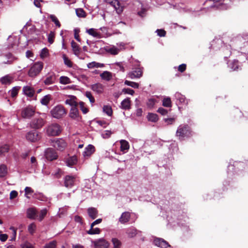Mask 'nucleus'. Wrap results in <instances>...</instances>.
Instances as JSON below:
<instances>
[{
	"instance_id": "nucleus-1",
	"label": "nucleus",
	"mask_w": 248,
	"mask_h": 248,
	"mask_svg": "<svg viewBox=\"0 0 248 248\" xmlns=\"http://www.w3.org/2000/svg\"><path fill=\"white\" fill-rule=\"evenodd\" d=\"M43 66V63L41 62H35L30 67L28 72V75L30 77H35L41 72Z\"/></svg>"
},
{
	"instance_id": "nucleus-2",
	"label": "nucleus",
	"mask_w": 248,
	"mask_h": 248,
	"mask_svg": "<svg viewBox=\"0 0 248 248\" xmlns=\"http://www.w3.org/2000/svg\"><path fill=\"white\" fill-rule=\"evenodd\" d=\"M50 113L53 117L60 119L66 115V111L63 106L58 105L52 108Z\"/></svg>"
},
{
	"instance_id": "nucleus-3",
	"label": "nucleus",
	"mask_w": 248,
	"mask_h": 248,
	"mask_svg": "<svg viewBox=\"0 0 248 248\" xmlns=\"http://www.w3.org/2000/svg\"><path fill=\"white\" fill-rule=\"evenodd\" d=\"M190 135L189 127L187 125H180L176 131V136L180 139L188 137Z\"/></svg>"
},
{
	"instance_id": "nucleus-4",
	"label": "nucleus",
	"mask_w": 248,
	"mask_h": 248,
	"mask_svg": "<svg viewBox=\"0 0 248 248\" xmlns=\"http://www.w3.org/2000/svg\"><path fill=\"white\" fill-rule=\"evenodd\" d=\"M61 132L60 126L57 124H50L46 128V133L48 136H56Z\"/></svg>"
},
{
	"instance_id": "nucleus-5",
	"label": "nucleus",
	"mask_w": 248,
	"mask_h": 248,
	"mask_svg": "<svg viewBox=\"0 0 248 248\" xmlns=\"http://www.w3.org/2000/svg\"><path fill=\"white\" fill-rule=\"evenodd\" d=\"M52 146L56 148L58 150L62 151L67 146V143L65 140L62 139H58L56 140H51Z\"/></svg>"
},
{
	"instance_id": "nucleus-6",
	"label": "nucleus",
	"mask_w": 248,
	"mask_h": 248,
	"mask_svg": "<svg viewBox=\"0 0 248 248\" xmlns=\"http://www.w3.org/2000/svg\"><path fill=\"white\" fill-rule=\"evenodd\" d=\"M35 110L32 107L28 106L22 109L21 116L23 118L29 119L34 114Z\"/></svg>"
},
{
	"instance_id": "nucleus-7",
	"label": "nucleus",
	"mask_w": 248,
	"mask_h": 248,
	"mask_svg": "<svg viewBox=\"0 0 248 248\" xmlns=\"http://www.w3.org/2000/svg\"><path fill=\"white\" fill-rule=\"evenodd\" d=\"M127 76L131 79L139 78L142 76V71L140 67L136 68L129 72Z\"/></svg>"
},
{
	"instance_id": "nucleus-8",
	"label": "nucleus",
	"mask_w": 248,
	"mask_h": 248,
	"mask_svg": "<svg viewBox=\"0 0 248 248\" xmlns=\"http://www.w3.org/2000/svg\"><path fill=\"white\" fill-rule=\"evenodd\" d=\"M76 176L66 175L64 178V186L67 188H71L75 184Z\"/></svg>"
},
{
	"instance_id": "nucleus-9",
	"label": "nucleus",
	"mask_w": 248,
	"mask_h": 248,
	"mask_svg": "<svg viewBox=\"0 0 248 248\" xmlns=\"http://www.w3.org/2000/svg\"><path fill=\"white\" fill-rule=\"evenodd\" d=\"M45 124V121L42 118H36L31 121L30 126L31 128L38 129L42 127Z\"/></svg>"
},
{
	"instance_id": "nucleus-10",
	"label": "nucleus",
	"mask_w": 248,
	"mask_h": 248,
	"mask_svg": "<svg viewBox=\"0 0 248 248\" xmlns=\"http://www.w3.org/2000/svg\"><path fill=\"white\" fill-rule=\"evenodd\" d=\"M45 156L46 158L48 160H53L56 159L58 155L56 151L52 148H47L45 151Z\"/></svg>"
},
{
	"instance_id": "nucleus-11",
	"label": "nucleus",
	"mask_w": 248,
	"mask_h": 248,
	"mask_svg": "<svg viewBox=\"0 0 248 248\" xmlns=\"http://www.w3.org/2000/svg\"><path fill=\"white\" fill-rule=\"evenodd\" d=\"M116 10L117 14H120L123 11V6H122L118 0H112L108 2Z\"/></svg>"
},
{
	"instance_id": "nucleus-12",
	"label": "nucleus",
	"mask_w": 248,
	"mask_h": 248,
	"mask_svg": "<svg viewBox=\"0 0 248 248\" xmlns=\"http://www.w3.org/2000/svg\"><path fill=\"white\" fill-rule=\"evenodd\" d=\"M65 103L71 107V108L76 107L78 105L77 98L74 95H68L65 101Z\"/></svg>"
},
{
	"instance_id": "nucleus-13",
	"label": "nucleus",
	"mask_w": 248,
	"mask_h": 248,
	"mask_svg": "<svg viewBox=\"0 0 248 248\" xmlns=\"http://www.w3.org/2000/svg\"><path fill=\"white\" fill-rule=\"evenodd\" d=\"M131 218V213L129 212H123L119 218V222L121 224L127 223Z\"/></svg>"
},
{
	"instance_id": "nucleus-14",
	"label": "nucleus",
	"mask_w": 248,
	"mask_h": 248,
	"mask_svg": "<svg viewBox=\"0 0 248 248\" xmlns=\"http://www.w3.org/2000/svg\"><path fill=\"white\" fill-rule=\"evenodd\" d=\"M39 138L38 133L35 130L29 132L26 135L27 140L31 142H35L38 140Z\"/></svg>"
},
{
	"instance_id": "nucleus-15",
	"label": "nucleus",
	"mask_w": 248,
	"mask_h": 248,
	"mask_svg": "<svg viewBox=\"0 0 248 248\" xmlns=\"http://www.w3.org/2000/svg\"><path fill=\"white\" fill-rule=\"evenodd\" d=\"M154 244L161 248H167L170 247L168 243L162 238H156L154 239Z\"/></svg>"
},
{
	"instance_id": "nucleus-16",
	"label": "nucleus",
	"mask_w": 248,
	"mask_h": 248,
	"mask_svg": "<svg viewBox=\"0 0 248 248\" xmlns=\"http://www.w3.org/2000/svg\"><path fill=\"white\" fill-rule=\"evenodd\" d=\"M69 116L71 118L78 121L81 119L77 107L71 108Z\"/></svg>"
},
{
	"instance_id": "nucleus-17",
	"label": "nucleus",
	"mask_w": 248,
	"mask_h": 248,
	"mask_svg": "<svg viewBox=\"0 0 248 248\" xmlns=\"http://www.w3.org/2000/svg\"><path fill=\"white\" fill-rule=\"evenodd\" d=\"M96 248H108L109 243L104 239H99L94 242Z\"/></svg>"
},
{
	"instance_id": "nucleus-18",
	"label": "nucleus",
	"mask_w": 248,
	"mask_h": 248,
	"mask_svg": "<svg viewBox=\"0 0 248 248\" xmlns=\"http://www.w3.org/2000/svg\"><path fill=\"white\" fill-rule=\"evenodd\" d=\"M95 151L94 147L92 145H88L84 150L83 153V155L84 157H88L90 156Z\"/></svg>"
},
{
	"instance_id": "nucleus-19",
	"label": "nucleus",
	"mask_w": 248,
	"mask_h": 248,
	"mask_svg": "<svg viewBox=\"0 0 248 248\" xmlns=\"http://www.w3.org/2000/svg\"><path fill=\"white\" fill-rule=\"evenodd\" d=\"M56 79V76L54 73H51L47 76L44 82L45 85H48L53 84Z\"/></svg>"
},
{
	"instance_id": "nucleus-20",
	"label": "nucleus",
	"mask_w": 248,
	"mask_h": 248,
	"mask_svg": "<svg viewBox=\"0 0 248 248\" xmlns=\"http://www.w3.org/2000/svg\"><path fill=\"white\" fill-rule=\"evenodd\" d=\"M23 93L26 96L31 97L34 95V91L31 87L26 86L23 88Z\"/></svg>"
},
{
	"instance_id": "nucleus-21",
	"label": "nucleus",
	"mask_w": 248,
	"mask_h": 248,
	"mask_svg": "<svg viewBox=\"0 0 248 248\" xmlns=\"http://www.w3.org/2000/svg\"><path fill=\"white\" fill-rule=\"evenodd\" d=\"M92 89L97 93H101L104 91V86L101 83H96L92 85Z\"/></svg>"
},
{
	"instance_id": "nucleus-22",
	"label": "nucleus",
	"mask_w": 248,
	"mask_h": 248,
	"mask_svg": "<svg viewBox=\"0 0 248 248\" xmlns=\"http://www.w3.org/2000/svg\"><path fill=\"white\" fill-rule=\"evenodd\" d=\"M121 108L125 110L129 109L131 108V101L129 98H126L122 101Z\"/></svg>"
},
{
	"instance_id": "nucleus-23",
	"label": "nucleus",
	"mask_w": 248,
	"mask_h": 248,
	"mask_svg": "<svg viewBox=\"0 0 248 248\" xmlns=\"http://www.w3.org/2000/svg\"><path fill=\"white\" fill-rule=\"evenodd\" d=\"M105 50L107 52L115 55L119 53L120 49L118 48L115 46H107L105 47Z\"/></svg>"
},
{
	"instance_id": "nucleus-24",
	"label": "nucleus",
	"mask_w": 248,
	"mask_h": 248,
	"mask_svg": "<svg viewBox=\"0 0 248 248\" xmlns=\"http://www.w3.org/2000/svg\"><path fill=\"white\" fill-rule=\"evenodd\" d=\"M86 32L90 35L95 37L96 38H101V35L100 32L97 31V30L93 28L89 29L87 30Z\"/></svg>"
},
{
	"instance_id": "nucleus-25",
	"label": "nucleus",
	"mask_w": 248,
	"mask_h": 248,
	"mask_svg": "<svg viewBox=\"0 0 248 248\" xmlns=\"http://www.w3.org/2000/svg\"><path fill=\"white\" fill-rule=\"evenodd\" d=\"M121 144V151L123 153H126L129 149V144L128 141L122 140L120 141Z\"/></svg>"
},
{
	"instance_id": "nucleus-26",
	"label": "nucleus",
	"mask_w": 248,
	"mask_h": 248,
	"mask_svg": "<svg viewBox=\"0 0 248 248\" xmlns=\"http://www.w3.org/2000/svg\"><path fill=\"white\" fill-rule=\"evenodd\" d=\"M37 211L34 208H30L27 211V217L31 219H35L36 217Z\"/></svg>"
},
{
	"instance_id": "nucleus-27",
	"label": "nucleus",
	"mask_w": 248,
	"mask_h": 248,
	"mask_svg": "<svg viewBox=\"0 0 248 248\" xmlns=\"http://www.w3.org/2000/svg\"><path fill=\"white\" fill-rule=\"evenodd\" d=\"M126 233L128 237L133 238L137 234L138 230L134 227H130L126 230Z\"/></svg>"
},
{
	"instance_id": "nucleus-28",
	"label": "nucleus",
	"mask_w": 248,
	"mask_h": 248,
	"mask_svg": "<svg viewBox=\"0 0 248 248\" xmlns=\"http://www.w3.org/2000/svg\"><path fill=\"white\" fill-rule=\"evenodd\" d=\"M13 80V78L8 75L2 77L0 79V81L1 83L5 85L10 84L12 82Z\"/></svg>"
},
{
	"instance_id": "nucleus-29",
	"label": "nucleus",
	"mask_w": 248,
	"mask_h": 248,
	"mask_svg": "<svg viewBox=\"0 0 248 248\" xmlns=\"http://www.w3.org/2000/svg\"><path fill=\"white\" fill-rule=\"evenodd\" d=\"M71 45L74 53L76 55H78L80 52L79 46L73 40L71 41Z\"/></svg>"
},
{
	"instance_id": "nucleus-30",
	"label": "nucleus",
	"mask_w": 248,
	"mask_h": 248,
	"mask_svg": "<svg viewBox=\"0 0 248 248\" xmlns=\"http://www.w3.org/2000/svg\"><path fill=\"white\" fill-rule=\"evenodd\" d=\"M88 213L89 217L94 219L97 217L98 212L95 208L91 207L88 209Z\"/></svg>"
},
{
	"instance_id": "nucleus-31",
	"label": "nucleus",
	"mask_w": 248,
	"mask_h": 248,
	"mask_svg": "<svg viewBox=\"0 0 248 248\" xmlns=\"http://www.w3.org/2000/svg\"><path fill=\"white\" fill-rule=\"evenodd\" d=\"M174 96L176 99L180 103H185L186 104H187L185 97L180 93H176Z\"/></svg>"
},
{
	"instance_id": "nucleus-32",
	"label": "nucleus",
	"mask_w": 248,
	"mask_h": 248,
	"mask_svg": "<svg viewBox=\"0 0 248 248\" xmlns=\"http://www.w3.org/2000/svg\"><path fill=\"white\" fill-rule=\"evenodd\" d=\"M100 77L102 79L107 81H109L112 78V75L111 73L110 72L106 71L100 74Z\"/></svg>"
},
{
	"instance_id": "nucleus-33",
	"label": "nucleus",
	"mask_w": 248,
	"mask_h": 248,
	"mask_svg": "<svg viewBox=\"0 0 248 248\" xmlns=\"http://www.w3.org/2000/svg\"><path fill=\"white\" fill-rule=\"evenodd\" d=\"M52 99V96L50 94H47L44 96L40 100V103L42 105L47 106L50 101Z\"/></svg>"
},
{
	"instance_id": "nucleus-34",
	"label": "nucleus",
	"mask_w": 248,
	"mask_h": 248,
	"mask_svg": "<svg viewBox=\"0 0 248 248\" xmlns=\"http://www.w3.org/2000/svg\"><path fill=\"white\" fill-rule=\"evenodd\" d=\"M8 173V169L4 164L0 165V177L2 178L6 176Z\"/></svg>"
},
{
	"instance_id": "nucleus-35",
	"label": "nucleus",
	"mask_w": 248,
	"mask_h": 248,
	"mask_svg": "<svg viewBox=\"0 0 248 248\" xmlns=\"http://www.w3.org/2000/svg\"><path fill=\"white\" fill-rule=\"evenodd\" d=\"M78 159L76 156H72L69 157L66 161L67 166L71 167L76 164L77 162Z\"/></svg>"
},
{
	"instance_id": "nucleus-36",
	"label": "nucleus",
	"mask_w": 248,
	"mask_h": 248,
	"mask_svg": "<svg viewBox=\"0 0 248 248\" xmlns=\"http://www.w3.org/2000/svg\"><path fill=\"white\" fill-rule=\"evenodd\" d=\"M104 66L103 63L97 62H92L87 64V67L88 68L92 69L93 68L103 67Z\"/></svg>"
},
{
	"instance_id": "nucleus-37",
	"label": "nucleus",
	"mask_w": 248,
	"mask_h": 248,
	"mask_svg": "<svg viewBox=\"0 0 248 248\" xmlns=\"http://www.w3.org/2000/svg\"><path fill=\"white\" fill-rule=\"evenodd\" d=\"M147 118L149 121L154 123L157 122L158 120L157 115L153 113H149L147 116Z\"/></svg>"
},
{
	"instance_id": "nucleus-38",
	"label": "nucleus",
	"mask_w": 248,
	"mask_h": 248,
	"mask_svg": "<svg viewBox=\"0 0 248 248\" xmlns=\"http://www.w3.org/2000/svg\"><path fill=\"white\" fill-rule=\"evenodd\" d=\"M103 111L107 114L108 116H111L112 114V109L111 107L109 105H105L103 107Z\"/></svg>"
},
{
	"instance_id": "nucleus-39",
	"label": "nucleus",
	"mask_w": 248,
	"mask_h": 248,
	"mask_svg": "<svg viewBox=\"0 0 248 248\" xmlns=\"http://www.w3.org/2000/svg\"><path fill=\"white\" fill-rule=\"evenodd\" d=\"M60 83L62 84H68L71 83V79L66 76H61L60 78Z\"/></svg>"
},
{
	"instance_id": "nucleus-40",
	"label": "nucleus",
	"mask_w": 248,
	"mask_h": 248,
	"mask_svg": "<svg viewBox=\"0 0 248 248\" xmlns=\"http://www.w3.org/2000/svg\"><path fill=\"white\" fill-rule=\"evenodd\" d=\"M124 83L125 85L130 86L135 89H138L139 88V83L135 82L126 80L124 81Z\"/></svg>"
},
{
	"instance_id": "nucleus-41",
	"label": "nucleus",
	"mask_w": 248,
	"mask_h": 248,
	"mask_svg": "<svg viewBox=\"0 0 248 248\" xmlns=\"http://www.w3.org/2000/svg\"><path fill=\"white\" fill-rule=\"evenodd\" d=\"M162 105L165 107H171V101L170 98L169 97H165L163 100Z\"/></svg>"
},
{
	"instance_id": "nucleus-42",
	"label": "nucleus",
	"mask_w": 248,
	"mask_h": 248,
	"mask_svg": "<svg viewBox=\"0 0 248 248\" xmlns=\"http://www.w3.org/2000/svg\"><path fill=\"white\" fill-rule=\"evenodd\" d=\"M20 89V87L19 86H16L13 87L12 89L9 91L11 96L12 97H15L16 96Z\"/></svg>"
},
{
	"instance_id": "nucleus-43",
	"label": "nucleus",
	"mask_w": 248,
	"mask_h": 248,
	"mask_svg": "<svg viewBox=\"0 0 248 248\" xmlns=\"http://www.w3.org/2000/svg\"><path fill=\"white\" fill-rule=\"evenodd\" d=\"M111 241L113 246V248H121L122 243L117 238H113L112 239Z\"/></svg>"
},
{
	"instance_id": "nucleus-44",
	"label": "nucleus",
	"mask_w": 248,
	"mask_h": 248,
	"mask_svg": "<svg viewBox=\"0 0 248 248\" xmlns=\"http://www.w3.org/2000/svg\"><path fill=\"white\" fill-rule=\"evenodd\" d=\"M76 12L78 17H85L86 16V13L85 11L81 8L77 9Z\"/></svg>"
},
{
	"instance_id": "nucleus-45",
	"label": "nucleus",
	"mask_w": 248,
	"mask_h": 248,
	"mask_svg": "<svg viewBox=\"0 0 248 248\" xmlns=\"http://www.w3.org/2000/svg\"><path fill=\"white\" fill-rule=\"evenodd\" d=\"M62 58L64 61V63L66 65L69 67H71L72 66V63L71 61L68 59V57H66V55L63 54L62 55Z\"/></svg>"
},
{
	"instance_id": "nucleus-46",
	"label": "nucleus",
	"mask_w": 248,
	"mask_h": 248,
	"mask_svg": "<svg viewBox=\"0 0 248 248\" xmlns=\"http://www.w3.org/2000/svg\"><path fill=\"white\" fill-rule=\"evenodd\" d=\"M100 232V229L98 228H91V229L87 231V233L89 234H99Z\"/></svg>"
},
{
	"instance_id": "nucleus-47",
	"label": "nucleus",
	"mask_w": 248,
	"mask_h": 248,
	"mask_svg": "<svg viewBox=\"0 0 248 248\" xmlns=\"http://www.w3.org/2000/svg\"><path fill=\"white\" fill-rule=\"evenodd\" d=\"M47 214V210L46 209H43L41 210L40 214L38 216V220L39 221H42L44 217L46 216Z\"/></svg>"
},
{
	"instance_id": "nucleus-48",
	"label": "nucleus",
	"mask_w": 248,
	"mask_h": 248,
	"mask_svg": "<svg viewBox=\"0 0 248 248\" xmlns=\"http://www.w3.org/2000/svg\"><path fill=\"white\" fill-rule=\"evenodd\" d=\"M50 18L51 20L55 23L56 26L60 28L61 27V24L58 20V19L57 18V17L54 15H50Z\"/></svg>"
},
{
	"instance_id": "nucleus-49",
	"label": "nucleus",
	"mask_w": 248,
	"mask_h": 248,
	"mask_svg": "<svg viewBox=\"0 0 248 248\" xmlns=\"http://www.w3.org/2000/svg\"><path fill=\"white\" fill-rule=\"evenodd\" d=\"M57 242L56 241H52L46 244L44 248H55Z\"/></svg>"
},
{
	"instance_id": "nucleus-50",
	"label": "nucleus",
	"mask_w": 248,
	"mask_h": 248,
	"mask_svg": "<svg viewBox=\"0 0 248 248\" xmlns=\"http://www.w3.org/2000/svg\"><path fill=\"white\" fill-rule=\"evenodd\" d=\"M55 38V33L53 31H51L47 36L48 42L52 44L54 42Z\"/></svg>"
},
{
	"instance_id": "nucleus-51",
	"label": "nucleus",
	"mask_w": 248,
	"mask_h": 248,
	"mask_svg": "<svg viewBox=\"0 0 248 248\" xmlns=\"http://www.w3.org/2000/svg\"><path fill=\"white\" fill-rule=\"evenodd\" d=\"M36 229V226L34 223L30 224L28 226V231L31 234H32L35 232Z\"/></svg>"
},
{
	"instance_id": "nucleus-52",
	"label": "nucleus",
	"mask_w": 248,
	"mask_h": 248,
	"mask_svg": "<svg viewBox=\"0 0 248 248\" xmlns=\"http://www.w3.org/2000/svg\"><path fill=\"white\" fill-rule=\"evenodd\" d=\"M48 55V50L46 48H44L42 49L40 53V57L41 58H45Z\"/></svg>"
},
{
	"instance_id": "nucleus-53",
	"label": "nucleus",
	"mask_w": 248,
	"mask_h": 248,
	"mask_svg": "<svg viewBox=\"0 0 248 248\" xmlns=\"http://www.w3.org/2000/svg\"><path fill=\"white\" fill-rule=\"evenodd\" d=\"M25 197L29 199L30 197L28 196V195L32 194L33 192V190L31 189V187L27 186L25 188Z\"/></svg>"
},
{
	"instance_id": "nucleus-54",
	"label": "nucleus",
	"mask_w": 248,
	"mask_h": 248,
	"mask_svg": "<svg viewBox=\"0 0 248 248\" xmlns=\"http://www.w3.org/2000/svg\"><path fill=\"white\" fill-rule=\"evenodd\" d=\"M122 93L124 94H128L133 95L135 93V91L130 88H124L122 90Z\"/></svg>"
},
{
	"instance_id": "nucleus-55",
	"label": "nucleus",
	"mask_w": 248,
	"mask_h": 248,
	"mask_svg": "<svg viewBox=\"0 0 248 248\" xmlns=\"http://www.w3.org/2000/svg\"><path fill=\"white\" fill-rule=\"evenodd\" d=\"M85 96L89 99L91 103H93L95 102V99L90 92H86Z\"/></svg>"
},
{
	"instance_id": "nucleus-56",
	"label": "nucleus",
	"mask_w": 248,
	"mask_h": 248,
	"mask_svg": "<svg viewBox=\"0 0 248 248\" xmlns=\"http://www.w3.org/2000/svg\"><path fill=\"white\" fill-rule=\"evenodd\" d=\"M80 109L82 110L84 114H86L88 112V109L85 107V104L83 102H80L79 104Z\"/></svg>"
},
{
	"instance_id": "nucleus-57",
	"label": "nucleus",
	"mask_w": 248,
	"mask_h": 248,
	"mask_svg": "<svg viewBox=\"0 0 248 248\" xmlns=\"http://www.w3.org/2000/svg\"><path fill=\"white\" fill-rule=\"evenodd\" d=\"M111 134L112 133L110 131L106 130L102 133V136L104 139H107L110 136Z\"/></svg>"
},
{
	"instance_id": "nucleus-58",
	"label": "nucleus",
	"mask_w": 248,
	"mask_h": 248,
	"mask_svg": "<svg viewBox=\"0 0 248 248\" xmlns=\"http://www.w3.org/2000/svg\"><path fill=\"white\" fill-rule=\"evenodd\" d=\"M9 147L7 145H5L0 147V154H3L8 152L9 151Z\"/></svg>"
},
{
	"instance_id": "nucleus-59",
	"label": "nucleus",
	"mask_w": 248,
	"mask_h": 248,
	"mask_svg": "<svg viewBox=\"0 0 248 248\" xmlns=\"http://www.w3.org/2000/svg\"><path fill=\"white\" fill-rule=\"evenodd\" d=\"M156 32L157 33V35L160 37H164L166 35V31L164 30L157 29L156 31Z\"/></svg>"
},
{
	"instance_id": "nucleus-60",
	"label": "nucleus",
	"mask_w": 248,
	"mask_h": 248,
	"mask_svg": "<svg viewBox=\"0 0 248 248\" xmlns=\"http://www.w3.org/2000/svg\"><path fill=\"white\" fill-rule=\"evenodd\" d=\"M18 195V193L16 190H12L10 193V199L12 200L16 198Z\"/></svg>"
},
{
	"instance_id": "nucleus-61",
	"label": "nucleus",
	"mask_w": 248,
	"mask_h": 248,
	"mask_svg": "<svg viewBox=\"0 0 248 248\" xmlns=\"http://www.w3.org/2000/svg\"><path fill=\"white\" fill-rule=\"evenodd\" d=\"M155 103V99H150L147 102V106L150 108H153L154 106Z\"/></svg>"
},
{
	"instance_id": "nucleus-62",
	"label": "nucleus",
	"mask_w": 248,
	"mask_h": 248,
	"mask_svg": "<svg viewBox=\"0 0 248 248\" xmlns=\"http://www.w3.org/2000/svg\"><path fill=\"white\" fill-rule=\"evenodd\" d=\"M157 112L162 115H165L168 113V111L163 108H159L157 110Z\"/></svg>"
},
{
	"instance_id": "nucleus-63",
	"label": "nucleus",
	"mask_w": 248,
	"mask_h": 248,
	"mask_svg": "<svg viewBox=\"0 0 248 248\" xmlns=\"http://www.w3.org/2000/svg\"><path fill=\"white\" fill-rule=\"evenodd\" d=\"M57 172H56V170L55 171V172H54L53 173V175L55 177H57V178H59L61 176V175H62V171L60 169H58L56 170Z\"/></svg>"
},
{
	"instance_id": "nucleus-64",
	"label": "nucleus",
	"mask_w": 248,
	"mask_h": 248,
	"mask_svg": "<svg viewBox=\"0 0 248 248\" xmlns=\"http://www.w3.org/2000/svg\"><path fill=\"white\" fill-rule=\"evenodd\" d=\"M22 248H34L33 246L29 242H25L22 245Z\"/></svg>"
}]
</instances>
